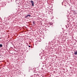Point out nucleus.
<instances>
[{"label":"nucleus","instance_id":"obj_1","mask_svg":"<svg viewBox=\"0 0 77 77\" xmlns=\"http://www.w3.org/2000/svg\"><path fill=\"white\" fill-rule=\"evenodd\" d=\"M31 3L32 5V6H34V2H33V1H31Z\"/></svg>","mask_w":77,"mask_h":77},{"label":"nucleus","instance_id":"obj_2","mask_svg":"<svg viewBox=\"0 0 77 77\" xmlns=\"http://www.w3.org/2000/svg\"><path fill=\"white\" fill-rule=\"evenodd\" d=\"M27 15L28 17H30V16H31V15L30 14H28Z\"/></svg>","mask_w":77,"mask_h":77},{"label":"nucleus","instance_id":"obj_3","mask_svg":"<svg viewBox=\"0 0 77 77\" xmlns=\"http://www.w3.org/2000/svg\"><path fill=\"white\" fill-rule=\"evenodd\" d=\"M33 23L34 24H35V21H33Z\"/></svg>","mask_w":77,"mask_h":77},{"label":"nucleus","instance_id":"obj_4","mask_svg":"<svg viewBox=\"0 0 77 77\" xmlns=\"http://www.w3.org/2000/svg\"><path fill=\"white\" fill-rule=\"evenodd\" d=\"M2 44L0 45V47H2Z\"/></svg>","mask_w":77,"mask_h":77},{"label":"nucleus","instance_id":"obj_5","mask_svg":"<svg viewBox=\"0 0 77 77\" xmlns=\"http://www.w3.org/2000/svg\"><path fill=\"white\" fill-rule=\"evenodd\" d=\"M27 17H28V16L27 15L26 16V18H27Z\"/></svg>","mask_w":77,"mask_h":77},{"label":"nucleus","instance_id":"obj_6","mask_svg":"<svg viewBox=\"0 0 77 77\" xmlns=\"http://www.w3.org/2000/svg\"><path fill=\"white\" fill-rule=\"evenodd\" d=\"M50 26H51V25H52V24L51 23H50Z\"/></svg>","mask_w":77,"mask_h":77},{"label":"nucleus","instance_id":"obj_7","mask_svg":"<svg viewBox=\"0 0 77 77\" xmlns=\"http://www.w3.org/2000/svg\"><path fill=\"white\" fill-rule=\"evenodd\" d=\"M29 47H30V46H29Z\"/></svg>","mask_w":77,"mask_h":77},{"label":"nucleus","instance_id":"obj_8","mask_svg":"<svg viewBox=\"0 0 77 77\" xmlns=\"http://www.w3.org/2000/svg\"><path fill=\"white\" fill-rule=\"evenodd\" d=\"M75 14H76V13L75 12Z\"/></svg>","mask_w":77,"mask_h":77}]
</instances>
